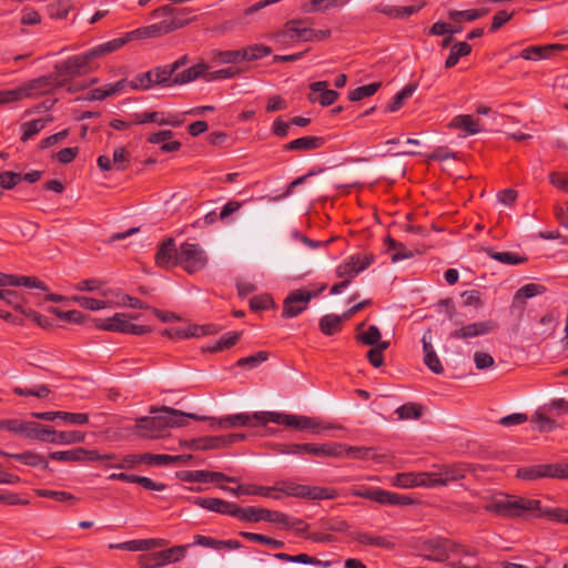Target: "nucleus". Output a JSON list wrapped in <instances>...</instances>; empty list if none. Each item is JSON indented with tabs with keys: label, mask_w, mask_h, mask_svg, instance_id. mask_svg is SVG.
<instances>
[{
	"label": "nucleus",
	"mask_w": 568,
	"mask_h": 568,
	"mask_svg": "<svg viewBox=\"0 0 568 568\" xmlns=\"http://www.w3.org/2000/svg\"><path fill=\"white\" fill-rule=\"evenodd\" d=\"M50 312L54 314L62 321L74 323V324H83L85 323L87 316L77 310L71 311H62L58 307H50Z\"/></svg>",
	"instance_id": "56"
},
{
	"label": "nucleus",
	"mask_w": 568,
	"mask_h": 568,
	"mask_svg": "<svg viewBox=\"0 0 568 568\" xmlns=\"http://www.w3.org/2000/svg\"><path fill=\"white\" fill-rule=\"evenodd\" d=\"M192 455H166V454H146L144 463L155 466H166L171 464H184L192 459Z\"/></svg>",
	"instance_id": "32"
},
{
	"label": "nucleus",
	"mask_w": 568,
	"mask_h": 568,
	"mask_svg": "<svg viewBox=\"0 0 568 568\" xmlns=\"http://www.w3.org/2000/svg\"><path fill=\"white\" fill-rule=\"evenodd\" d=\"M354 540L365 546H374L384 549H394L395 542L385 536H374L369 532L357 531L353 535Z\"/></svg>",
	"instance_id": "30"
},
{
	"label": "nucleus",
	"mask_w": 568,
	"mask_h": 568,
	"mask_svg": "<svg viewBox=\"0 0 568 568\" xmlns=\"http://www.w3.org/2000/svg\"><path fill=\"white\" fill-rule=\"evenodd\" d=\"M240 536L253 542L267 545L274 549L283 548L285 545L284 541L282 540L273 539L271 537L256 532L241 531Z\"/></svg>",
	"instance_id": "57"
},
{
	"label": "nucleus",
	"mask_w": 568,
	"mask_h": 568,
	"mask_svg": "<svg viewBox=\"0 0 568 568\" xmlns=\"http://www.w3.org/2000/svg\"><path fill=\"white\" fill-rule=\"evenodd\" d=\"M37 496L51 498L60 503H77L79 500L74 495L63 490L37 489Z\"/></svg>",
	"instance_id": "54"
},
{
	"label": "nucleus",
	"mask_w": 568,
	"mask_h": 568,
	"mask_svg": "<svg viewBox=\"0 0 568 568\" xmlns=\"http://www.w3.org/2000/svg\"><path fill=\"white\" fill-rule=\"evenodd\" d=\"M47 122L48 121L44 119H34L32 121L21 123L20 130L22 132V135L20 140L22 142L29 141L31 138H33L36 134H38L40 131L44 129Z\"/></svg>",
	"instance_id": "46"
},
{
	"label": "nucleus",
	"mask_w": 568,
	"mask_h": 568,
	"mask_svg": "<svg viewBox=\"0 0 568 568\" xmlns=\"http://www.w3.org/2000/svg\"><path fill=\"white\" fill-rule=\"evenodd\" d=\"M274 557L278 560L287 561V562H296V564H305V565H322L324 567L329 566V561L322 562L321 560H318L314 557H311L306 554H300V555L293 556V555H288L285 552H277L274 555Z\"/></svg>",
	"instance_id": "44"
},
{
	"label": "nucleus",
	"mask_w": 568,
	"mask_h": 568,
	"mask_svg": "<svg viewBox=\"0 0 568 568\" xmlns=\"http://www.w3.org/2000/svg\"><path fill=\"white\" fill-rule=\"evenodd\" d=\"M150 73L152 75L154 85H161V87H173L174 85V83H173L174 73H173L170 64L155 67L150 70Z\"/></svg>",
	"instance_id": "37"
},
{
	"label": "nucleus",
	"mask_w": 568,
	"mask_h": 568,
	"mask_svg": "<svg viewBox=\"0 0 568 568\" xmlns=\"http://www.w3.org/2000/svg\"><path fill=\"white\" fill-rule=\"evenodd\" d=\"M152 18L162 20L160 22L139 28L129 32L130 38H156L183 28L189 19L182 17L181 12L170 4L162 6L151 13Z\"/></svg>",
	"instance_id": "3"
},
{
	"label": "nucleus",
	"mask_w": 568,
	"mask_h": 568,
	"mask_svg": "<svg viewBox=\"0 0 568 568\" xmlns=\"http://www.w3.org/2000/svg\"><path fill=\"white\" fill-rule=\"evenodd\" d=\"M71 7V0H57L48 7L49 16L54 19H64Z\"/></svg>",
	"instance_id": "64"
},
{
	"label": "nucleus",
	"mask_w": 568,
	"mask_h": 568,
	"mask_svg": "<svg viewBox=\"0 0 568 568\" xmlns=\"http://www.w3.org/2000/svg\"><path fill=\"white\" fill-rule=\"evenodd\" d=\"M241 336V332H227L222 335L214 344L210 345L207 349L213 353L229 349L240 341Z\"/></svg>",
	"instance_id": "43"
},
{
	"label": "nucleus",
	"mask_w": 568,
	"mask_h": 568,
	"mask_svg": "<svg viewBox=\"0 0 568 568\" xmlns=\"http://www.w3.org/2000/svg\"><path fill=\"white\" fill-rule=\"evenodd\" d=\"M0 300L13 310L20 312L23 316L26 311L30 310L26 307L27 300L19 292L12 288H0Z\"/></svg>",
	"instance_id": "31"
},
{
	"label": "nucleus",
	"mask_w": 568,
	"mask_h": 568,
	"mask_svg": "<svg viewBox=\"0 0 568 568\" xmlns=\"http://www.w3.org/2000/svg\"><path fill=\"white\" fill-rule=\"evenodd\" d=\"M540 508L539 499H530L504 493H497L486 498L484 510L504 518H521L532 516Z\"/></svg>",
	"instance_id": "1"
},
{
	"label": "nucleus",
	"mask_w": 568,
	"mask_h": 568,
	"mask_svg": "<svg viewBox=\"0 0 568 568\" xmlns=\"http://www.w3.org/2000/svg\"><path fill=\"white\" fill-rule=\"evenodd\" d=\"M544 478L568 479V464H542Z\"/></svg>",
	"instance_id": "50"
},
{
	"label": "nucleus",
	"mask_w": 568,
	"mask_h": 568,
	"mask_svg": "<svg viewBox=\"0 0 568 568\" xmlns=\"http://www.w3.org/2000/svg\"><path fill=\"white\" fill-rule=\"evenodd\" d=\"M276 450L280 454L286 455H312L316 457H339V453L343 449L341 443H328V444H290V445H276Z\"/></svg>",
	"instance_id": "9"
},
{
	"label": "nucleus",
	"mask_w": 568,
	"mask_h": 568,
	"mask_svg": "<svg viewBox=\"0 0 568 568\" xmlns=\"http://www.w3.org/2000/svg\"><path fill=\"white\" fill-rule=\"evenodd\" d=\"M272 50L270 47L264 44H252L242 48L243 61L252 62L271 54Z\"/></svg>",
	"instance_id": "49"
},
{
	"label": "nucleus",
	"mask_w": 568,
	"mask_h": 568,
	"mask_svg": "<svg viewBox=\"0 0 568 568\" xmlns=\"http://www.w3.org/2000/svg\"><path fill=\"white\" fill-rule=\"evenodd\" d=\"M11 287L26 286L31 288H39L41 291H48V286L36 276H24L12 274Z\"/></svg>",
	"instance_id": "52"
},
{
	"label": "nucleus",
	"mask_w": 568,
	"mask_h": 568,
	"mask_svg": "<svg viewBox=\"0 0 568 568\" xmlns=\"http://www.w3.org/2000/svg\"><path fill=\"white\" fill-rule=\"evenodd\" d=\"M207 70H209V65L206 63H204V62L197 63L182 72L175 73L173 83H174V85H181V84L192 82L199 78L205 79V74H206Z\"/></svg>",
	"instance_id": "28"
},
{
	"label": "nucleus",
	"mask_w": 568,
	"mask_h": 568,
	"mask_svg": "<svg viewBox=\"0 0 568 568\" xmlns=\"http://www.w3.org/2000/svg\"><path fill=\"white\" fill-rule=\"evenodd\" d=\"M318 327L325 336H332L343 328V317L336 314H327L320 318Z\"/></svg>",
	"instance_id": "35"
},
{
	"label": "nucleus",
	"mask_w": 568,
	"mask_h": 568,
	"mask_svg": "<svg viewBox=\"0 0 568 568\" xmlns=\"http://www.w3.org/2000/svg\"><path fill=\"white\" fill-rule=\"evenodd\" d=\"M221 488L225 491H229V493L235 495V496L248 495V496H263V497L280 499L278 495L273 494L274 488L268 487V486H260V485H255V484H242L235 488L227 487V486H222Z\"/></svg>",
	"instance_id": "21"
},
{
	"label": "nucleus",
	"mask_w": 568,
	"mask_h": 568,
	"mask_svg": "<svg viewBox=\"0 0 568 568\" xmlns=\"http://www.w3.org/2000/svg\"><path fill=\"white\" fill-rule=\"evenodd\" d=\"M193 504L204 508L206 510L222 514V515H230L232 517H235V509H237V505L234 503H230L220 498H204V497H195L193 499Z\"/></svg>",
	"instance_id": "19"
},
{
	"label": "nucleus",
	"mask_w": 568,
	"mask_h": 568,
	"mask_svg": "<svg viewBox=\"0 0 568 568\" xmlns=\"http://www.w3.org/2000/svg\"><path fill=\"white\" fill-rule=\"evenodd\" d=\"M341 446H343V449L339 453V457L346 455V456H349V457H353L356 459H362V460L371 459L376 463H383L386 459L385 454H379L372 447L347 446L345 444H341Z\"/></svg>",
	"instance_id": "20"
},
{
	"label": "nucleus",
	"mask_w": 568,
	"mask_h": 568,
	"mask_svg": "<svg viewBox=\"0 0 568 568\" xmlns=\"http://www.w3.org/2000/svg\"><path fill=\"white\" fill-rule=\"evenodd\" d=\"M266 412H256L253 414L239 413L234 415H227L221 418H210V426L212 428H235L244 426H264L266 425Z\"/></svg>",
	"instance_id": "11"
},
{
	"label": "nucleus",
	"mask_w": 568,
	"mask_h": 568,
	"mask_svg": "<svg viewBox=\"0 0 568 568\" xmlns=\"http://www.w3.org/2000/svg\"><path fill=\"white\" fill-rule=\"evenodd\" d=\"M385 244L387 245V250L394 251L392 255V262L395 263L400 260L413 257V251L408 250L403 243L395 241L390 236H386Z\"/></svg>",
	"instance_id": "47"
},
{
	"label": "nucleus",
	"mask_w": 568,
	"mask_h": 568,
	"mask_svg": "<svg viewBox=\"0 0 568 568\" xmlns=\"http://www.w3.org/2000/svg\"><path fill=\"white\" fill-rule=\"evenodd\" d=\"M392 484L400 488L419 487L418 473H400L392 478Z\"/></svg>",
	"instance_id": "55"
},
{
	"label": "nucleus",
	"mask_w": 568,
	"mask_h": 568,
	"mask_svg": "<svg viewBox=\"0 0 568 568\" xmlns=\"http://www.w3.org/2000/svg\"><path fill=\"white\" fill-rule=\"evenodd\" d=\"M381 83L374 82L366 85L357 87L348 94L351 101H361L365 98L374 95L379 89Z\"/></svg>",
	"instance_id": "59"
},
{
	"label": "nucleus",
	"mask_w": 568,
	"mask_h": 568,
	"mask_svg": "<svg viewBox=\"0 0 568 568\" xmlns=\"http://www.w3.org/2000/svg\"><path fill=\"white\" fill-rule=\"evenodd\" d=\"M420 550L423 557L430 561L444 560V552L440 550V541L438 539H429L422 542Z\"/></svg>",
	"instance_id": "41"
},
{
	"label": "nucleus",
	"mask_w": 568,
	"mask_h": 568,
	"mask_svg": "<svg viewBox=\"0 0 568 568\" xmlns=\"http://www.w3.org/2000/svg\"><path fill=\"white\" fill-rule=\"evenodd\" d=\"M326 284H322L317 290L298 288L288 293L283 301L282 317L292 318L304 312L311 300L317 297Z\"/></svg>",
	"instance_id": "8"
},
{
	"label": "nucleus",
	"mask_w": 568,
	"mask_h": 568,
	"mask_svg": "<svg viewBox=\"0 0 568 568\" xmlns=\"http://www.w3.org/2000/svg\"><path fill=\"white\" fill-rule=\"evenodd\" d=\"M470 52L471 47L469 43L465 41L455 43L452 45L450 52L445 61V68L450 69L455 67L460 58L468 55Z\"/></svg>",
	"instance_id": "39"
},
{
	"label": "nucleus",
	"mask_w": 568,
	"mask_h": 568,
	"mask_svg": "<svg viewBox=\"0 0 568 568\" xmlns=\"http://www.w3.org/2000/svg\"><path fill=\"white\" fill-rule=\"evenodd\" d=\"M488 13V9H470V10H464V11H450L448 13L449 19L455 22H462L463 20L466 21H474L477 20L485 14Z\"/></svg>",
	"instance_id": "51"
},
{
	"label": "nucleus",
	"mask_w": 568,
	"mask_h": 568,
	"mask_svg": "<svg viewBox=\"0 0 568 568\" xmlns=\"http://www.w3.org/2000/svg\"><path fill=\"white\" fill-rule=\"evenodd\" d=\"M150 413L154 415L140 417L135 422L138 434L142 437L158 438L168 428L182 427L186 424L183 412L171 407H151Z\"/></svg>",
	"instance_id": "2"
},
{
	"label": "nucleus",
	"mask_w": 568,
	"mask_h": 568,
	"mask_svg": "<svg viewBox=\"0 0 568 568\" xmlns=\"http://www.w3.org/2000/svg\"><path fill=\"white\" fill-rule=\"evenodd\" d=\"M209 256L204 248L196 243L184 242L180 245V263L186 273L193 274L205 268Z\"/></svg>",
	"instance_id": "10"
},
{
	"label": "nucleus",
	"mask_w": 568,
	"mask_h": 568,
	"mask_svg": "<svg viewBox=\"0 0 568 568\" xmlns=\"http://www.w3.org/2000/svg\"><path fill=\"white\" fill-rule=\"evenodd\" d=\"M268 359V353L266 351H260L246 357H242L236 362L239 367L254 368Z\"/></svg>",
	"instance_id": "61"
},
{
	"label": "nucleus",
	"mask_w": 568,
	"mask_h": 568,
	"mask_svg": "<svg viewBox=\"0 0 568 568\" xmlns=\"http://www.w3.org/2000/svg\"><path fill=\"white\" fill-rule=\"evenodd\" d=\"M546 292V287L540 284L529 283L521 286L516 293L514 298L520 302H525L528 298L535 297Z\"/></svg>",
	"instance_id": "53"
},
{
	"label": "nucleus",
	"mask_w": 568,
	"mask_h": 568,
	"mask_svg": "<svg viewBox=\"0 0 568 568\" xmlns=\"http://www.w3.org/2000/svg\"><path fill=\"white\" fill-rule=\"evenodd\" d=\"M495 328L496 324L493 321L470 323L453 331L449 334V338L467 341L469 338L487 335Z\"/></svg>",
	"instance_id": "17"
},
{
	"label": "nucleus",
	"mask_w": 568,
	"mask_h": 568,
	"mask_svg": "<svg viewBox=\"0 0 568 568\" xmlns=\"http://www.w3.org/2000/svg\"><path fill=\"white\" fill-rule=\"evenodd\" d=\"M425 2H420L418 4L405 6V7H395L390 4L381 3L373 8V11L383 13L389 18H408L409 16L417 13L423 7Z\"/></svg>",
	"instance_id": "22"
},
{
	"label": "nucleus",
	"mask_w": 568,
	"mask_h": 568,
	"mask_svg": "<svg viewBox=\"0 0 568 568\" xmlns=\"http://www.w3.org/2000/svg\"><path fill=\"white\" fill-rule=\"evenodd\" d=\"M531 517H536V518L545 517L551 521L568 525V510L565 508H560V507L542 508L540 506L539 509H535Z\"/></svg>",
	"instance_id": "36"
},
{
	"label": "nucleus",
	"mask_w": 568,
	"mask_h": 568,
	"mask_svg": "<svg viewBox=\"0 0 568 568\" xmlns=\"http://www.w3.org/2000/svg\"><path fill=\"white\" fill-rule=\"evenodd\" d=\"M264 416L266 417V424L275 423L301 430V415L266 412Z\"/></svg>",
	"instance_id": "33"
},
{
	"label": "nucleus",
	"mask_w": 568,
	"mask_h": 568,
	"mask_svg": "<svg viewBox=\"0 0 568 568\" xmlns=\"http://www.w3.org/2000/svg\"><path fill=\"white\" fill-rule=\"evenodd\" d=\"M128 80L121 79L112 84H108L104 88L93 89L85 95L84 100L88 101H102L108 97L123 92L126 89Z\"/></svg>",
	"instance_id": "26"
},
{
	"label": "nucleus",
	"mask_w": 568,
	"mask_h": 568,
	"mask_svg": "<svg viewBox=\"0 0 568 568\" xmlns=\"http://www.w3.org/2000/svg\"><path fill=\"white\" fill-rule=\"evenodd\" d=\"M312 93L308 95L311 102H318L323 106L332 105L338 98V92L328 89L327 81H316L310 84Z\"/></svg>",
	"instance_id": "18"
},
{
	"label": "nucleus",
	"mask_w": 568,
	"mask_h": 568,
	"mask_svg": "<svg viewBox=\"0 0 568 568\" xmlns=\"http://www.w3.org/2000/svg\"><path fill=\"white\" fill-rule=\"evenodd\" d=\"M166 544L164 539H139L129 540L120 544H110V549H120L126 551H144L155 547H162Z\"/></svg>",
	"instance_id": "23"
},
{
	"label": "nucleus",
	"mask_w": 568,
	"mask_h": 568,
	"mask_svg": "<svg viewBox=\"0 0 568 568\" xmlns=\"http://www.w3.org/2000/svg\"><path fill=\"white\" fill-rule=\"evenodd\" d=\"M155 263L166 270L179 266L180 247H176L174 239L170 237L158 246Z\"/></svg>",
	"instance_id": "16"
},
{
	"label": "nucleus",
	"mask_w": 568,
	"mask_h": 568,
	"mask_svg": "<svg viewBox=\"0 0 568 568\" xmlns=\"http://www.w3.org/2000/svg\"><path fill=\"white\" fill-rule=\"evenodd\" d=\"M85 434L80 430L57 432L52 429L51 442L52 444H77L82 443Z\"/></svg>",
	"instance_id": "38"
},
{
	"label": "nucleus",
	"mask_w": 568,
	"mask_h": 568,
	"mask_svg": "<svg viewBox=\"0 0 568 568\" xmlns=\"http://www.w3.org/2000/svg\"><path fill=\"white\" fill-rule=\"evenodd\" d=\"M49 78H37L20 84L17 88L0 90V106L18 103L24 99H34L45 93Z\"/></svg>",
	"instance_id": "6"
},
{
	"label": "nucleus",
	"mask_w": 568,
	"mask_h": 568,
	"mask_svg": "<svg viewBox=\"0 0 568 568\" xmlns=\"http://www.w3.org/2000/svg\"><path fill=\"white\" fill-rule=\"evenodd\" d=\"M399 419H418L422 415V406L416 403H406L396 409Z\"/></svg>",
	"instance_id": "63"
},
{
	"label": "nucleus",
	"mask_w": 568,
	"mask_h": 568,
	"mask_svg": "<svg viewBox=\"0 0 568 568\" xmlns=\"http://www.w3.org/2000/svg\"><path fill=\"white\" fill-rule=\"evenodd\" d=\"M416 90L415 84H407L398 93L395 94L393 101L388 104L387 110L389 112H395L399 110L404 103V101L413 95Z\"/></svg>",
	"instance_id": "60"
},
{
	"label": "nucleus",
	"mask_w": 568,
	"mask_h": 568,
	"mask_svg": "<svg viewBox=\"0 0 568 568\" xmlns=\"http://www.w3.org/2000/svg\"><path fill=\"white\" fill-rule=\"evenodd\" d=\"M325 143L324 138L315 135H306L295 139L284 144V151H312L322 148Z\"/></svg>",
	"instance_id": "25"
},
{
	"label": "nucleus",
	"mask_w": 568,
	"mask_h": 568,
	"mask_svg": "<svg viewBox=\"0 0 568 568\" xmlns=\"http://www.w3.org/2000/svg\"><path fill=\"white\" fill-rule=\"evenodd\" d=\"M13 434L21 435L30 439L50 443L52 429L37 422H24L14 418Z\"/></svg>",
	"instance_id": "14"
},
{
	"label": "nucleus",
	"mask_w": 568,
	"mask_h": 568,
	"mask_svg": "<svg viewBox=\"0 0 568 568\" xmlns=\"http://www.w3.org/2000/svg\"><path fill=\"white\" fill-rule=\"evenodd\" d=\"M131 40L129 33H126L124 37L115 38L110 41H106L104 43H101L99 45H95L89 50L91 57L93 60L99 59L103 55H106L109 53H112L120 48H122L126 42Z\"/></svg>",
	"instance_id": "29"
},
{
	"label": "nucleus",
	"mask_w": 568,
	"mask_h": 568,
	"mask_svg": "<svg viewBox=\"0 0 568 568\" xmlns=\"http://www.w3.org/2000/svg\"><path fill=\"white\" fill-rule=\"evenodd\" d=\"M93 61L94 60L88 50L81 54L72 55L57 63L52 73L42 77L49 78V83L45 85V92L50 91L52 87H63L71 79L92 72L95 69Z\"/></svg>",
	"instance_id": "4"
},
{
	"label": "nucleus",
	"mask_w": 568,
	"mask_h": 568,
	"mask_svg": "<svg viewBox=\"0 0 568 568\" xmlns=\"http://www.w3.org/2000/svg\"><path fill=\"white\" fill-rule=\"evenodd\" d=\"M374 260L373 253L353 254L336 267V276L351 283L361 272L368 268Z\"/></svg>",
	"instance_id": "13"
},
{
	"label": "nucleus",
	"mask_w": 568,
	"mask_h": 568,
	"mask_svg": "<svg viewBox=\"0 0 568 568\" xmlns=\"http://www.w3.org/2000/svg\"><path fill=\"white\" fill-rule=\"evenodd\" d=\"M235 518H239L240 520L247 521V523H258V521H266V508H258V507H240L237 506V509H235Z\"/></svg>",
	"instance_id": "34"
},
{
	"label": "nucleus",
	"mask_w": 568,
	"mask_h": 568,
	"mask_svg": "<svg viewBox=\"0 0 568 568\" xmlns=\"http://www.w3.org/2000/svg\"><path fill=\"white\" fill-rule=\"evenodd\" d=\"M272 487L274 488L273 493L280 491L287 496L311 500L335 499L338 496L334 488L302 485L292 481H282L277 486Z\"/></svg>",
	"instance_id": "7"
},
{
	"label": "nucleus",
	"mask_w": 568,
	"mask_h": 568,
	"mask_svg": "<svg viewBox=\"0 0 568 568\" xmlns=\"http://www.w3.org/2000/svg\"><path fill=\"white\" fill-rule=\"evenodd\" d=\"M382 338V333L376 325H371L366 332L357 333L356 339L364 345L374 346Z\"/></svg>",
	"instance_id": "62"
},
{
	"label": "nucleus",
	"mask_w": 568,
	"mask_h": 568,
	"mask_svg": "<svg viewBox=\"0 0 568 568\" xmlns=\"http://www.w3.org/2000/svg\"><path fill=\"white\" fill-rule=\"evenodd\" d=\"M436 466L440 486H448L462 480L471 471V466L466 463H453Z\"/></svg>",
	"instance_id": "15"
},
{
	"label": "nucleus",
	"mask_w": 568,
	"mask_h": 568,
	"mask_svg": "<svg viewBox=\"0 0 568 568\" xmlns=\"http://www.w3.org/2000/svg\"><path fill=\"white\" fill-rule=\"evenodd\" d=\"M329 30L316 31L307 26L305 20L293 19L285 23L284 29L275 32L273 39L280 44H288L293 41H314L328 38Z\"/></svg>",
	"instance_id": "5"
},
{
	"label": "nucleus",
	"mask_w": 568,
	"mask_h": 568,
	"mask_svg": "<svg viewBox=\"0 0 568 568\" xmlns=\"http://www.w3.org/2000/svg\"><path fill=\"white\" fill-rule=\"evenodd\" d=\"M187 546H173L158 552L162 566L180 561L185 557Z\"/></svg>",
	"instance_id": "45"
},
{
	"label": "nucleus",
	"mask_w": 568,
	"mask_h": 568,
	"mask_svg": "<svg viewBox=\"0 0 568 568\" xmlns=\"http://www.w3.org/2000/svg\"><path fill=\"white\" fill-rule=\"evenodd\" d=\"M449 128L460 130L469 135L477 134L481 131L479 120L470 114H459L452 119L448 124Z\"/></svg>",
	"instance_id": "27"
},
{
	"label": "nucleus",
	"mask_w": 568,
	"mask_h": 568,
	"mask_svg": "<svg viewBox=\"0 0 568 568\" xmlns=\"http://www.w3.org/2000/svg\"><path fill=\"white\" fill-rule=\"evenodd\" d=\"M138 315L116 313L114 316L104 320H94L95 327L108 332L123 333L129 318H138Z\"/></svg>",
	"instance_id": "24"
},
{
	"label": "nucleus",
	"mask_w": 568,
	"mask_h": 568,
	"mask_svg": "<svg viewBox=\"0 0 568 568\" xmlns=\"http://www.w3.org/2000/svg\"><path fill=\"white\" fill-rule=\"evenodd\" d=\"M352 495L373 500L381 505L407 506L414 503V500L406 495H400L397 493L383 490L379 488H357L352 491Z\"/></svg>",
	"instance_id": "12"
},
{
	"label": "nucleus",
	"mask_w": 568,
	"mask_h": 568,
	"mask_svg": "<svg viewBox=\"0 0 568 568\" xmlns=\"http://www.w3.org/2000/svg\"><path fill=\"white\" fill-rule=\"evenodd\" d=\"M516 476L523 480H537L544 478L542 464L519 467Z\"/></svg>",
	"instance_id": "58"
},
{
	"label": "nucleus",
	"mask_w": 568,
	"mask_h": 568,
	"mask_svg": "<svg viewBox=\"0 0 568 568\" xmlns=\"http://www.w3.org/2000/svg\"><path fill=\"white\" fill-rule=\"evenodd\" d=\"M211 58L220 64L239 63L243 61L242 49L239 50H213Z\"/></svg>",
	"instance_id": "42"
},
{
	"label": "nucleus",
	"mask_w": 568,
	"mask_h": 568,
	"mask_svg": "<svg viewBox=\"0 0 568 568\" xmlns=\"http://www.w3.org/2000/svg\"><path fill=\"white\" fill-rule=\"evenodd\" d=\"M484 251L486 252V254L489 257H491L503 264L517 265V264L525 263L527 261L526 256H521L514 252H495L490 247L484 248Z\"/></svg>",
	"instance_id": "40"
},
{
	"label": "nucleus",
	"mask_w": 568,
	"mask_h": 568,
	"mask_svg": "<svg viewBox=\"0 0 568 568\" xmlns=\"http://www.w3.org/2000/svg\"><path fill=\"white\" fill-rule=\"evenodd\" d=\"M266 521L276 524L281 526L282 528H292L297 524H301L302 521L300 519H293L287 514L277 511V510H270L267 509L266 513Z\"/></svg>",
	"instance_id": "48"
}]
</instances>
